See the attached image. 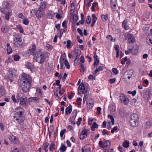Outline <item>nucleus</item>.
Returning a JSON list of instances; mask_svg holds the SVG:
<instances>
[{
	"label": "nucleus",
	"instance_id": "1",
	"mask_svg": "<svg viewBox=\"0 0 152 152\" xmlns=\"http://www.w3.org/2000/svg\"><path fill=\"white\" fill-rule=\"evenodd\" d=\"M29 51L30 53L33 55L34 59L36 62L41 64L44 62L45 60L44 53L40 50H36L35 45H33L32 48L29 50Z\"/></svg>",
	"mask_w": 152,
	"mask_h": 152
},
{
	"label": "nucleus",
	"instance_id": "2",
	"mask_svg": "<svg viewBox=\"0 0 152 152\" xmlns=\"http://www.w3.org/2000/svg\"><path fill=\"white\" fill-rule=\"evenodd\" d=\"M21 80L20 83V87L24 92L28 91L31 82V76L28 74L23 73L21 76Z\"/></svg>",
	"mask_w": 152,
	"mask_h": 152
},
{
	"label": "nucleus",
	"instance_id": "3",
	"mask_svg": "<svg viewBox=\"0 0 152 152\" xmlns=\"http://www.w3.org/2000/svg\"><path fill=\"white\" fill-rule=\"evenodd\" d=\"M23 111L24 109L20 107H17L14 111V114L15 115L14 116V118L20 124L23 122L22 120L20 119V118L23 113Z\"/></svg>",
	"mask_w": 152,
	"mask_h": 152
},
{
	"label": "nucleus",
	"instance_id": "4",
	"mask_svg": "<svg viewBox=\"0 0 152 152\" xmlns=\"http://www.w3.org/2000/svg\"><path fill=\"white\" fill-rule=\"evenodd\" d=\"M13 44L14 46L18 48H21L23 46V42L22 38L18 35H16L13 38Z\"/></svg>",
	"mask_w": 152,
	"mask_h": 152
},
{
	"label": "nucleus",
	"instance_id": "5",
	"mask_svg": "<svg viewBox=\"0 0 152 152\" xmlns=\"http://www.w3.org/2000/svg\"><path fill=\"white\" fill-rule=\"evenodd\" d=\"M138 116L137 114L136 113H133L131 114V119L130 120V125L135 127L138 125Z\"/></svg>",
	"mask_w": 152,
	"mask_h": 152
},
{
	"label": "nucleus",
	"instance_id": "6",
	"mask_svg": "<svg viewBox=\"0 0 152 152\" xmlns=\"http://www.w3.org/2000/svg\"><path fill=\"white\" fill-rule=\"evenodd\" d=\"M0 10L2 13H5L7 11H10V5L9 2L7 1H3Z\"/></svg>",
	"mask_w": 152,
	"mask_h": 152
},
{
	"label": "nucleus",
	"instance_id": "7",
	"mask_svg": "<svg viewBox=\"0 0 152 152\" xmlns=\"http://www.w3.org/2000/svg\"><path fill=\"white\" fill-rule=\"evenodd\" d=\"M119 98L121 102L124 103V105H127L128 104L129 102V99L125 94H121Z\"/></svg>",
	"mask_w": 152,
	"mask_h": 152
},
{
	"label": "nucleus",
	"instance_id": "8",
	"mask_svg": "<svg viewBox=\"0 0 152 152\" xmlns=\"http://www.w3.org/2000/svg\"><path fill=\"white\" fill-rule=\"evenodd\" d=\"M88 133V129L85 127L81 131V133L80 134V139L81 140H83L86 138Z\"/></svg>",
	"mask_w": 152,
	"mask_h": 152
},
{
	"label": "nucleus",
	"instance_id": "9",
	"mask_svg": "<svg viewBox=\"0 0 152 152\" xmlns=\"http://www.w3.org/2000/svg\"><path fill=\"white\" fill-rule=\"evenodd\" d=\"M44 13L43 10H41L40 8H38V10H36L35 11V15L38 19L41 18Z\"/></svg>",
	"mask_w": 152,
	"mask_h": 152
},
{
	"label": "nucleus",
	"instance_id": "10",
	"mask_svg": "<svg viewBox=\"0 0 152 152\" xmlns=\"http://www.w3.org/2000/svg\"><path fill=\"white\" fill-rule=\"evenodd\" d=\"M151 33L148 35L146 39V42L150 45L152 46V29L150 30Z\"/></svg>",
	"mask_w": 152,
	"mask_h": 152
},
{
	"label": "nucleus",
	"instance_id": "11",
	"mask_svg": "<svg viewBox=\"0 0 152 152\" xmlns=\"http://www.w3.org/2000/svg\"><path fill=\"white\" fill-rule=\"evenodd\" d=\"M111 7H112L113 12L114 13H116L117 12L118 10L116 7V0H111Z\"/></svg>",
	"mask_w": 152,
	"mask_h": 152
},
{
	"label": "nucleus",
	"instance_id": "12",
	"mask_svg": "<svg viewBox=\"0 0 152 152\" xmlns=\"http://www.w3.org/2000/svg\"><path fill=\"white\" fill-rule=\"evenodd\" d=\"M127 41L129 43L132 44L135 42V39L133 35L131 34H128L127 36Z\"/></svg>",
	"mask_w": 152,
	"mask_h": 152
},
{
	"label": "nucleus",
	"instance_id": "13",
	"mask_svg": "<svg viewBox=\"0 0 152 152\" xmlns=\"http://www.w3.org/2000/svg\"><path fill=\"white\" fill-rule=\"evenodd\" d=\"M78 93L79 94H83L85 93V88L84 84L82 83L79 85L78 88Z\"/></svg>",
	"mask_w": 152,
	"mask_h": 152
},
{
	"label": "nucleus",
	"instance_id": "14",
	"mask_svg": "<svg viewBox=\"0 0 152 152\" xmlns=\"http://www.w3.org/2000/svg\"><path fill=\"white\" fill-rule=\"evenodd\" d=\"M20 104L24 105H28L29 103L26 98L20 97Z\"/></svg>",
	"mask_w": 152,
	"mask_h": 152
},
{
	"label": "nucleus",
	"instance_id": "15",
	"mask_svg": "<svg viewBox=\"0 0 152 152\" xmlns=\"http://www.w3.org/2000/svg\"><path fill=\"white\" fill-rule=\"evenodd\" d=\"M25 66L27 68L29 69L32 72L34 71V64H33L27 62L25 64Z\"/></svg>",
	"mask_w": 152,
	"mask_h": 152
},
{
	"label": "nucleus",
	"instance_id": "16",
	"mask_svg": "<svg viewBox=\"0 0 152 152\" xmlns=\"http://www.w3.org/2000/svg\"><path fill=\"white\" fill-rule=\"evenodd\" d=\"M9 139L13 144H17L18 142V139L14 136H10Z\"/></svg>",
	"mask_w": 152,
	"mask_h": 152
},
{
	"label": "nucleus",
	"instance_id": "17",
	"mask_svg": "<svg viewBox=\"0 0 152 152\" xmlns=\"http://www.w3.org/2000/svg\"><path fill=\"white\" fill-rule=\"evenodd\" d=\"M138 52V50L137 49L135 50L133 48L132 49H129L128 50L125 51V53L127 55L131 53H132L133 54L136 55Z\"/></svg>",
	"mask_w": 152,
	"mask_h": 152
},
{
	"label": "nucleus",
	"instance_id": "18",
	"mask_svg": "<svg viewBox=\"0 0 152 152\" xmlns=\"http://www.w3.org/2000/svg\"><path fill=\"white\" fill-rule=\"evenodd\" d=\"M43 46L44 48L47 50H50L53 49V46L46 42L43 43Z\"/></svg>",
	"mask_w": 152,
	"mask_h": 152
},
{
	"label": "nucleus",
	"instance_id": "19",
	"mask_svg": "<svg viewBox=\"0 0 152 152\" xmlns=\"http://www.w3.org/2000/svg\"><path fill=\"white\" fill-rule=\"evenodd\" d=\"M64 55H62L60 59V63L61 65V68L63 69L64 68Z\"/></svg>",
	"mask_w": 152,
	"mask_h": 152
},
{
	"label": "nucleus",
	"instance_id": "20",
	"mask_svg": "<svg viewBox=\"0 0 152 152\" xmlns=\"http://www.w3.org/2000/svg\"><path fill=\"white\" fill-rule=\"evenodd\" d=\"M128 21L127 20H124L122 24V26L126 30H127L129 29V26L127 25Z\"/></svg>",
	"mask_w": 152,
	"mask_h": 152
},
{
	"label": "nucleus",
	"instance_id": "21",
	"mask_svg": "<svg viewBox=\"0 0 152 152\" xmlns=\"http://www.w3.org/2000/svg\"><path fill=\"white\" fill-rule=\"evenodd\" d=\"M1 31L4 33H6L9 31V28L6 25L2 26L1 28Z\"/></svg>",
	"mask_w": 152,
	"mask_h": 152
},
{
	"label": "nucleus",
	"instance_id": "22",
	"mask_svg": "<svg viewBox=\"0 0 152 152\" xmlns=\"http://www.w3.org/2000/svg\"><path fill=\"white\" fill-rule=\"evenodd\" d=\"M72 106L70 104L65 109V113L66 114L69 115L72 112Z\"/></svg>",
	"mask_w": 152,
	"mask_h": 152
},
{
	"label": "nucleus",
	"instance_id": "23",
	"mask_svg": "<svg viewBox=\"0 0 152 152\" xmlns=\"http://www.w3.org/2000/svg\"><path fill=\"white\" fill-rule=\"evenodd\" d=\"M111 145V142L109 140H104L103 144V146L105 147L110 148Z\"/></svg>",
	"mask_w": 152,
	"mask_h": 152
},
{
	"label": "nucleus",
	"instance_id": "24",
	"mask_svg": "<svg viewBox=\"0 0 152 152\" xmlns=\"http://www.w3.org/2000/svg\"><path fill=\"white\" fill-rule=\"evenodd\" d=\"M47 3L45 1H42L40 3V7L39 8H40L41 10H43L45 9L46 7Z\"/></svg>",
	"mask_w": 152,
	"mask_h": 152
},
{
	"label": "nucleus",
	"instance_id": "25",
	"mask_svg": "<svg viewBox=\"0 0 152 152\" xmlns=\"http://www.w3.org/2000/svg\"><path fill=\"white\" fill-rule=\"evenodd\" d=\"M49 144L47 142H45L44 143L42 146V149L44 150L45 152H47L48 151V147Z\"/></svg>",
	"mask_w": 152,
	"mask_h": 152
},
{
	"label": "nucleus",
	"instance_id": "26",
	"mask_svg": "<svg viewBox=\"0 0 152 152\" xmlns=\"http://www.w3.org/2000/svg\"><path fill=\"white\" fill-rule=\"evenodd\" d=\"M103 66H99L98 68H96L94 72L93 73V75H95L97 72L102 71L103 70Z\"/></svg>",
	"mask_w": 152,
	"mask_h": 152
},
{
	"label": "nucleus",
	"instance_id": "27",
	"mask_svg": "<svg viewBox=\"0 0 152 152\" xmlns=\"http://www.w3.org/2000/svg\"><path fill=\"white\" fill-rule=\"evenodd\" d=\"M10 11H7V12L5 13H3L4 14H5V18L7 20H8L10 19V16L11 15V13L10 12Z\"/></svg>",
	"mask_w": 152,
	"mask_h": 152
},
{
	"label": "nucleus",
	"instance_id": "28",
	"mask_svg": "<svg viewBox=\"0 0 152 152\" xmlns=\"http://www.w3.org/2000/svg\"><path fill=\"white\" fill-rule=\"evenodd\" d=\"M151 93V92L150 91H146L144 94V97L146 99L150 98Z\"/></svg>",
	"mask_w": 152,
	"mask_h": 152
},
{
	"label": "nucleus",
	"instance_id": "29",
	"mask_svg": "<svg viewBox=\"0 0 152 152\" xmlns=\"http://www.w3.org/2000/svg\"><path fill=\"white\" fill-rule=\"evenodd\" d=\"M64 63L66 66V68L68 69H69L70 68V65L69 63V62L68 61H67L66 59V56L64 55Z\"/></svg>",
	"mask_w": 152,
	"mask_h": 152
},
{
	"label": "nucleus",
	"instance_id": "30",
	"mask_svg": "<svg viewBox=\"0 0 152 152\" xmlns=\"http://www.w3.org/2000/svg\"><path fill=\"white\" fill-rule=\"evenodd\" d=\"M98 127V125L95 122H94L92 124V126L91 127V129L92 131H94L95 130V128H97Z\"/></svg>",
	"mask_w": 152,
	"mask_h": 152
},
{
	"label": "nucleus",
	"instance_id": "31",
	"mask_svg": "<svg viewBox=\"0 0 152 152\" xmlns=\"http://www.w3.org/2000/svg\"><path fill=\"white\" fill-rule=\"evenodd\" d=\"M72 43L70 40H68L67 41L66 47L67 48H69L72 47Z\"/></svg>",
	"mask_w": 152,
	"mask_h": 152
},
{
	"label": "nucleus",
	"instance_id": "32",
	"mask_svg": "<svg viewBox=\"0 0 152 152\" xmlns=\"http://www.w3.org/2000/svg\"><path fill=\"white\" fill-rule=\"evenodd\" d=\"M74 55L77 57L79 56L81 54V51L78 49H76L74 51Z\"/></svg>",
	"mask_w": 152,
	"mask_h": 152
},
{
	"label": "nucleus",
	"instance_id": "33",
	"mask_svg": "<svg viewBox=\"0 0 152 152\" xmlns=\"http://www.w3.org/2000/svg\"><path fill=\"white\" fill-rule=\"evenodd\" d=\"M29 99H31L35 101V102L39 103L40 102V99L39 98L36 97H31L29 98Z\"/></svg>",
	"mask_w": 152,
	"mask_h": 152
},
{
	"label": "nucleus",
	"instance_id": "34",
	"mask_svg": "<svg viewBox=\"0 0 152 152\" xmlns=\"http://www.w3.org/2000/svg\"><path fill=\"white\" fill-rule=\"evenodd\" d=\"M129 142L128 141L126 140L123 143V146L125 148H127L129 147Z\"/></svg>",
	"mask_w": 152,
	"mask_h": 152
},
{
	"label": "nucleus",
	"instance_id": "35",
	"mask_svg": "<svg viewBox=\"0 0 152 152\" xmlns=\"http://www.w3.org/2000/svg\"><path fill=\"white\" fill-rule=\"evenodd\" d=\"M86 103L87 104L88 108L89 109H91L93 107V104L92 102L90 103V101H89V102L87 101Z\"/></svg>",
	"mask_w": 152,
	"mask_h": 152
},
{
	"label": "nucleus",
	"instance_id": "36",
	"mask_svg": "<svg viewBox=\"0 0 152 152\" xmlns=\"http://www.w3.org/2000/svg\"><path fill=\"white\" fill-rule=\"evenodd\" d=\"M55 149L54 144L53 142H51L49 145V150L50 151H53V150Z\"/></svg>",
	"mask_w": 152,
	"mask_h": 152
},
{
	"label": "nucleus",
	"instance_id": "37",
	"mask_svg": "<svg viewBox=\"0 0 152 152\" xmlns=\"http://www.w3.org/2000/svg\"><path fill=\"white\" fill-rule=\"evenodd\" d=\"M66 149V147L64 145H62L59 148L60 151L61 152L65 151Z\"/></svg>",
	"mask_w": 152,
	"mask_h": 152
},
{
	"label": "nucleus",
	"instance_id": "38",
	"mask_svg": "<svg viewBox=\"0 0 152 152\" xmlns=\"http://www.w3.org/2000/svg\"><path fill=\"white\" fill-rule=\"evenodd\" d=\"M54 13H53L52 12H49L47 15V17L49 19L53 18L54 17Z\"/></svg>",
	"mask_w": 152,
	"mask_h": 152
},
{
	"label": "nucleus",
	"instance_id": "39",
	"mask_svg": "<svg viewBox=\"0 0 152 152\" xmlns=\"http://www.w3.org/2000/svg\"><path fill=\"white\" fill-rule=\"evenodd\" d=\"M78 20V17L76 15H74L73 17V22L75 23L77 22Z\"/></svg>",
	"mask_w": 152,
	"mask_h": 152
},
{
	"label": "nucleus",
	"instance_id": "40",
	"mask_svg": "<svg viewBox=\"0 0 152 152\" xmlns=\"http://www.w3.org/2000/svg\"><path fill=\"white\" fill-rule=\"evenodd\" d=\"M82 152H91V148H87L84 150L83 148H82Z\"/></svg>",
	"mask_w": 152,
	"mask_h": 152
},
{
	"label": "nucleus",
	"instance_id": "41",
	"mask_svg": "<svg viewBox=\"0 0 152 152\" xmlns=\"http://www.w3.org/2000/svg\"><path fill=\"white\" fill-rule=\"evenodd\" d=\"M20 58V56L18 55H15L13 56V59L15 61H18Z\"/></svg>",
	"mask_w": 152,
	"mask_h": 152
},
{
	"label": "nucleus",
	"instance_id": "42",
	"mask_svg": "<svg viewBox=\"0 0 152 152\" xmlns=\"http://www.w3.org/2000/svg\"><path fill=\"white\" fill-rule=\"evenodd\" d=\"M108 117L110 118L111 120V121L112 122V124L113 125L114 124V119L113 116L110 115H108Z\"/></svg>",
	"mask_w": 152,
	"mask_h": 152
},
{
	"label": "nucleus",
	"instance_id": "43",
	"mask_svg": "<svg viewBox=\"0 0 152 152\" xmlns=\"http://www.w3.org/2000/svg\"><path fill=\"white\" fill-rule=\"evenodd\" d=\"M23 20L22 23L23 24L25 25H28L29 23V21L26 18H24Z\"/></svg>",
	"mask_w": 152,
	"mask_h": 152
},
{
	"label": "nucleus",
	"instance_id": "44",
	"mask_svg": "<svg viewBox=\"0 0 152 152\" xmlns=\"http://www.w3.org/2000/svg\"><path fill=\"white\" fill-rule=\"evenodd\" d=\"M18 29L19 30V32L20 33H23V32L22 27L20 25H18L17 26Z\"/></svg>",
	"mask_w": 152,
	"mask_h": 152
},
{
	"label": "nucleus",
	"instance_id": "45",
	"mask_svg": "<svg viewBox=\"0 0 152 152\" xmlns=\"http://www.w3.org/2000/svg\"><path fill=\"white\" fill-rule=\"evenodd\" d=\"M107 38L108 39L110 38V39L111 42H115V39L111 35H108Z\"/></svg>",
	"mask_w": 152,
	"mask_h": 152
},
{
	"label": "nucleus",
	"instance_id": "46",
	"mask_svg": "<svg viewBox=\"0 0 152 152\" xmlns=\"http://www.w3.org/2000/svg\"><path fill=\"white\" fill-rule=\"evenodd\" d=\"M98 4V3L96 2H94L92 4L91 7V10L92 11H95V9L94 7H96Z\"/></svg>",
	"mask_w": 152,
	"mask_h": 152
},
{
	"label": "nucleus",
	"instance_id": "47",
	"mask_svg": "<svg viewBox=\"0 0 152 152\" xmlns=\"http://www.w3.org/2000/svg\"><path fill=\"white\" fill-rule=\"evenodd\" d=\"M99 59H96V60H94V65L95 67L97 66V65L99 64Z\"/></svg>",
	"mask_w": 152,
	"mask_h": 152
},
{
	"label": "nucleus",
	"instance_id": "48",
	"mask_svg": "<svg viewBox=\"0 0 152 152\" xmlns=\"http://www.w3.org/2000/svg\"><path fill=\"white\" fill-rule=\"evenodd\" d=\"M101 18L102 19L103 21H106L107 20L108 17L107 16V15H101Z\"/></svg>",
	"mask_w": 152,
	"mask_h": 152
},
{
	"label": "nucleus",
	"instance_id": "49",
	"mask_svg": "<svg viewBox=\"0 0 152 152\" xmlns=\"http://www.w3.org/2000/svg\"><path fill=\"white\" fill-rule=\"evenodd\" d=\"M112 72L115 75H117L118 73L119 72L118 70L116 68H113L112 69Z\"/></svg>",
	"mask_w": 152,
	"mask_h": 152
},
{
	"label": "nucleus",
	"instance_id": "50",
	"mask_svg": "<svg viewBox=\"0 0 152 152\" xmlns=\"http://www.w3.org/2000/svg\"><path fill=\"white\" fill-rule=\"evenodd\" d=\"M80 66L81 67L80 69V72H84L85 71V67L84 66V64H81L80 65Z\"/></svg>",
	"mask_w": 152,
	"mask_h": 152
},
{
	"label": "nucleus",
	"instance_id": "51",
	"mask_svg": "<svg viewBox=\"0 0 152 152\" xmlns=\"http://www.w3.org/2000/svg\"><path fill=\"white\" fill-rule=\"evenodd\" d=\"M82 100V99L81 98H77V104L78 105H80L81 104V101Z\"/></svg>",
	"mask_w": 152,
	"mask_h": 152
},
{
	"label": "nucleus",
	"instance_id": "52",
	"mask_svg": "<svg viewBox=\"0 0 152 152\" xmlns=\"http://www.w3.org/2000/svg\"><path fill=\"white\" fill-rule=\"evenodd\" d=\"M88 95L87 94V93L86 94L85 93L84 96L83 98V103H84L86 101V100L88 98Z\"/></svg>",
	"mask_w": 152,
	"mask_h": 152
},
{
	"label": "nucleus",
	"instance_id": "53",
	"mask_svg": "<svg viewBox=\"0 0 152 152\" xmlns=\"http://www.w3.org/2000/svg\"><path fill=\"white\" fill-rule=\"evenodd\" d=\"M7 53L8 54H10L11 53L12 51V49L11 47H10L8 48H7Z\"/></svg>",
	"mask_w": 152,
	"mask_h": 152
},
{
	"label": "nucleus",
	"instance_id": "54",
	"mask_svg": "<svg viewBox=\"0 0 152 152\" xmlns=\"http://www.w3.org/2000/svg\"><path fill=\"white\" fill-rule=\"evenodd\" d=\"M66 130L65 129L61 130L60 132V136L61 137H63L64 134Z\"/></svg>",
	"mask_w": 152,
	"mask_h": 152
},
{
	"label": "nucleus",
	"instance_id": "55",
	"mask_svg": "<svg viewBox=\"0 0 152 152\" xmlns=\"http://www.w3.org/2000/svg\"><path fill=\"white\" fill-rule=\"evenodd\" d=\"M92 22H94L96 23V21L97 20V18L96 17V16L94 14H93L92 15Z\"/></svg>",
	"mask_w": 152,
	"mask_h": 152
},
{
	"label": "nucleus",
	"instance_id": "56",
	"mask_svg": "<svg viewBox=\"0 0 152 152\" xmlns=\"http://www.w3.org/2000/svg\"><path fill=\"white\" fill-rule=\"evenodd\" d=\"M91 22V19L90 17L88 16L87 17V19H86V22L87 23L89 24Z\"/></svg>",
	"mask_w": 152,
	"mask_h": 152
},
{
	"label": "nucleus",
	"instance_id": "57",
	"mask_svg": "<svg viewBox=\"0 0 152 152\" xmlns=\"http://www.w3.org/2000/svg\"><path fill=\"white\" fill-rule=\"evenodd\" d=\"M77 30L81 36H83V34L82 31L80 28H78L77 29Z\"/></svg>",
	"mask_w": 152,
	"mask_h": 152
},
{
	"label": "nucleus",
	"instance_id": "58",
	"mask_svg": "<svg viewBox=\"0 0 152 152\" xmlns=\"http://www.w3.org/2000/svg\"><path fill=\"white\" fill-rule=\"evenodd\" d=\"M82 121V118H79L78 119V121L77 122V124L78 126H79L80 124V122Z\"/></svg>",
	"mask_w": 152,
	"mask_h": 152
},
{
	"label": "nucleus",
	"instance_id": "59",
	"mask_svg": "<svg viewBox=\"0 0 152 152\" xmlns=\"http://www.w3.org/2000/svg\"><path fill=\"white\" fill-rule=\"evenodd\" d=\"M101 108L100 107H97V114L98 115H100L101 114V113H100V111L101 110Z\"/></svg>",
	"mask_w": 152,
	"mask_h": 152
},
{
	"label": "nucleus",
	"instance_id": "60",
	"mask_svg": "<svg viewBox=\"0 0 152 152\" xmlns=\"http://www.w3.org/2000/svg\"><path fill=\"white\" fill-rule=\"evenodd\" d=\"M4 92V90L3 88H0V96L3 95Z\"/></svg>",
	"mask_w": 152,
	"mask_h": 152
},
{
	"label": "nucleus",
	"instance_id": "61",
	"mask_svg": "<svg viewBox=\"0 0 152 152\" xmlns=\"http://www.w3.org/2000/svg\"><path fill=\"white\" fill-rule=\"evenodd\" d=\"M103 148V152H109V149L110 148H109L108 147H104Z\"/></svg>",
	"mask_w": 152,
	"mask_h": 152
},
{
	"label": "nucleus",
	"instance_id": "62",
	"mask_svg": "<svg viewBox=\"0 0 152 152\" xmlns=\"http://www.w3.org/2000/svg\"><path fill=\"white\" fill-rule=\"evenodd\" d=\"M117 129V126H115L113 127L111 130V133L112 134L114 133L115 132Z\"/></svg>",
	"mask_w": 152,
	"mask_h": 152
},
{
	"label": "nucleus",
	"instance_id": "63",
	"mask_svg": "<svg viewBox=\"0 0 152 152\" xmlns=\"http://www.w3.org/2000/svg\"><path fill=\"white\" fill-rule=\"evenodd\" d=\"M67 23H66V22L65 20L64 21L62 22V26L64 27H67Z\"/></svg>",
	"mask_w": 152,
	"mask_h": 152
},
{
	"label": "nucleus",
	"instance_id": "64",
	"mask_svg": "<svg viewBox=\"0 0 152 152\" xmlns=\"http://www.w3.org/2000/svg\"><path fill=\"white\" fill-rule=\"evenodd\" d=\"M115 49L116 51H119V47L118 45H116L115 46Z\"/></svg>",
	"mask_w": 152,
	"mask_h": 152
}]
</instances>
